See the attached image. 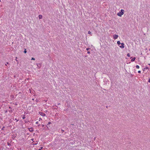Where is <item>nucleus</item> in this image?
<instances>
[{
  "label": "nucleus",
  "instance_id": "f257e3e1",
  "mask_svg": "<svg viewBox=\"0 0 150 150\" xmlns=\"http://www.w3.org/2000/svg\"><path fill=\"white\" fill-rule=\"evenodd\" d=\"M117 43L118 44V45H119V46H120V47L122 48V43H121L120 41H117Z\"/></svg>",
  "mask_w": 150,
  "mask_h": 150
},
{
  "label": "nucleus",
  "instance_id": "f03ea898",
  "mask_svg": "<svg viewBox=\"0 0 150 150\" xmlns=\"http://www.w3.org/2000/svg\"><path fill=\"white\" fill-rule=\"evenodd\" d=\"M39 114L43 117H44L45 116V114L42 112H39Z\"/></svg>",
  "mask_w": 150,
  "mask_h": 150
},
{
  "label": "nucleus",
  "instance_id": "7ed1b4c3",
  "mask_svg": "<svg viewBox=\"0 0 150 150\" xmlns=\"http://www.w3.org/2000/svg\"><path fill=\"white\" fill-rule=\"evenodd\" d=\"M118 37V35H114L113 36V38H114L115 39H117V38Z\"/></svg>",
  "mask_w": 150,
  "mask_h": 150
},
{
  "label": "nucleus",
  "instance_id": "20e7f679",
  "mask_svg": "<svg viewBox=\"0 0 150 150\" xmlns=\"http://www.w3.org/2000/svg\"><path fill=\"white\" fill-rule=\"evenodd\" d=\"M117 15L119 16H121L122 15V13H121V12L120 13L119 12V13H117Z\"/></svg>",
  "mask_w": 150,
  "mask_h": 150
},
{
  "label": "nucleus",
  "instance_id": "39448f33",
  "mask_svg": "<svg viewBox=\"0 0 150 150\" xmlns=\"http://www.w3.org/2000/svg\"><path fill=\"white\" fill-rule=\"evenodd\" d=\"M37 65L38 67L39 68H40L41 67V65L40 64H37Z\"/></svg>",
  "mask_w": 150,
  "mask_h": 150
},
{
  "label": "nucleus",
  "instance_id": "423d86ee",
  "mask_svg": "<svg viewBox=\"0 0 150 150\" xmlns=\"http://www.w3.org/2000/svg\"><path fill=\"white\" fill-rule=\"evenodd\" d=\"M135 59L136 58L135 57H134L131 59V61L132 62H134L135 60Z\"/></svg>",
  "mask_w": 150,
  "mask_h": 150
},
{
  "label": "nucleus",
  "instance_id": "0eeeda50",
  "mask_svg": "<svg viewBox=\"0 0 150 150\" xmlns=\"http://www.w3.org/2000/svg\"><path fill=\"white\" fill-rule=\"evenodd\" d=\"M39 18L40 19H41L42 18V16L41 15H40L39 16Z\"/></svg>",
  "mask_w": 150,
  "mask_h": 150
},
{
  "label": "nucleus",
  "instance_id": "6e6552de",
  "mask_svg": "<svg viewBox=\"0 0 150 150\" xmlns=\"http://www.w3.org/2000/svg\"><path fill=\"white\" fill-rule=\"evenodd\" d=\"M149 68L147 67H146L145 68H144L143 70L144 71L145 69H148Z\"/></svg>",
  "mask_w": 150,
  "mask_h": 150
},
{
  "label": "nucleus",
  "instance_id": "1a4fd4ad",
  "mask_svg": "<svg viewBox=\"0 0 150 150\" xmlns=\"http://www.w3.org/2000/svg\"><path fill=\"white\" fill-rule=\"evenodd\" d=\"M29 130L31 132H32L33 131V129L32 128L30 129Z\"/></svg>",
  "mask_w": 150,
  "mask_h": 150
},
{
  "label": "nucleus",
  "instance_id": "9d476101",
  "mask_svg": "<svg viewBox=\"0 0 150 150\" xmlns=\"http://www.w3.org/2000/svg\"><path fill=\"white\" fill-rule=\"evenodd\" d=\"M136 68L138 69L139 68V66L138 65H136Z\"/></svg>",
  "mask_w": 150,
  "mask_h": 150
},
{
  "label": "nucleus",
  "instance_id": "9b49d317",
  "mask_svg": "<svg viewBox=\"0 0 150 150\" xmlns=\"http://www.w3.org/2000/svg\"><path fill=\"white\" fill-rule=\"evenodd\" d=\"M127 56L128 57H130V54H129V53H128V54H127Z\"/></svg>",
  "mask_w": 150,
  "mask_h": 150
},
{
  "label": "nucleus",
  "instance_id": "f8f14e48",
  "mask_svg": "<svg viewBox=\"0 0 150 150\" xmlns=\"http://www.w3.org/2000/svg\"><path fill=\"white\" fill-rule=\"evenodd\" d=\"M88 34H91V32L90 31H89L88 32Z\"/></svg>",
  "mask_w": 150,
  "mask_h": 150
},
{
  "label": "nucleus",
  "instance_id": "ddd939ff",
  "mask_svg": "<svg viewBox=\"0 0 150 150\" xmlns=\"http://www.w3.org/2000/svg\"><path fill=\"white\" fill-rule=\"evenodd\" d=\"M24 52L25 53H26L27 52V51L26 50V49H25V50L24 51Z\"/></svg>",
  "mask_w": 150,
  "mask_h": 150
},
{
  "label": "nucleus",
  "instance_id": "4468645a",
  "mask_svg": "<svg viewBox=\"0 0 150 150\" xmlns=\"http://www.w3.org/2000/svg\"><path fill=\"white\" fill-rule=\"evenodd\" d=\"M17 59V57H16V59H15V60L16 61V62H18V60Z\"/></svg>",
  "mask_w": 150,
  "mask_h": 150
},
{
  "label": "nucleus",
  "instance_id": "2eb2a0df",
  "mask_svg": "<svg viewBox=\"0 0 150 150\" xmlns=\"http://www.w3.org/2000/svg\"><path fill=\"white\" fill-rule=\"evenodd\" d=\"M42 120V118H39V121H41V120Z\"/></svg>",
  "mask_w": 150,
  "mask_h": 150
},
{
  "label": "nucleus",
  "instance_id": "dca6fc26",
  "mask_svg": "<svg viewBox=\"0 0 150 150\" xmlns=\"http://www.w3.org/2000/svg\"><path fill=\"white\" fill-rule=\"evenodd\" d=\"M90 48H87L86 49V50H87V51H88V50H90Z\"/></svg>",
  "mask_w": 150,
  "mask_h": 150
},
{
  "label": "nucleus",
  "instance_id": "f3484780",
  "mask_svg": "<svg viewBox=\"0 0 150 150\" xmlns=\"http://www.w3.org/2000/svg\"><path fill=\"white\" fill-rule=\"evenodd\" d=\"M51 122H49L47 124V125H50L51 124Z\"/></svg>",
  "mask_w": 150,
  "mask_h": 150
},
{
  "label": "nucleus",
  "instance_id": "a211bd4d",
  "mask_svg": "<svg viewBox=\"0 0 150 150\" xmlns=\"http://www.w3.org/2000/svg\"><path fill=\"white\" fill-rule=\"evenodd\" d=\"M31 60H35V59L34 58H33V57H32V58H31Z\"/></svg>",
  "mask_w": 150,
  "mask_h": 150
},
{
  "label": "nucleus",
  "instance_id": "6ab92c4d",
  "mask_svg": "<svg viewBox=\"0 0 150 150\" xmlns=\"http://www.w3.org/2000/svg\"><path fill=\"white\" fill-rule=\"evenodd\" d=\"M22 118L23 119H24L25 118V117L24 115L22 117Z\"/></svg>",
  "mask_w": 150,
  "mask_h": 150
},
{
  "label": "nucleus",
  "instance_id": "aec40b11",
  "mask_svg": "<svg viewBox=\"0 0 150 150\" xmlns=\"http://www.w3.org/2000/svg\"><path fill=\"white\" fill-rule=\"evenodd\" d=\"M4 127H3L2 128V129H1V130H4Z\"/></svg>",
  "mask_w": 150,
  "mask_h": 150
},
{
  "label": "nucleus",
  "instance_id": "412c9836",
  "mask_svg": "<svg viewBox=\"0 0 150 150\" xmlns=\"http://www.w3.org/2000/svg\"><path fill=\"white\" fill-rule=\"evenodd\" d=\"M124 44L122 43V48H124Z\"/></svg>",
  "mask_w": 150,
  "mask_h": 150
},
{
  "label": "nucleus",
  "instance_id": "4be33fe9",
  "mask_svg": "<svg viewBox=\"0 0 150 150\" xmlns=\"http://www.w3.org/2000/svg\"><path fill=\"white\" fill-rule=\"evenodd\" d=\"M148 82L149 83H150V78L148 80Z\"/></svg>",
  "mask_w": 150,
  "mask_h": 150
},
{
  "label": "nucleus",
  "instance_id": "5701e85b",
  "mask_svg": "<svg viewBox=\"0 0 150 150\" xmlns=\"http://www.w3.org/2000/svg\"><path fill=\"white\" fill-rule=\"evenodd\" d=\"M38 123V121H37V122H35V124H37Z\"/></svg>",
  "mask_w": 150,
  "mask_h": 150
},
{
  "label": "nucleus",
  "instance_id": "b1692460",
  "mask_svg": "<svg viewBox=\"0 0 150 150\" xmlns=\"http://www.w3.org/2000/svg\"><path fill=\"white\" fill-rule=\"evenodd\" d=\"M124 12V11L123 10H122V15L123 14Z\"/></svg>",
  "mask_w": 150,
  "mask_h": 150
},
{
  "label": "nucleus",
  "instance_id": "393cba45",
  "mask_svg": "<svg viewBox=\"0 0 150 150\" xmlns=\"http://www.w3.org/2000/svg\"><path fill=\"white\" fill-rule=\"evenodd\" d=\"M141 71H138V73H141Z\"/></svg>",
  "mask_w": 150,
  "mask_h": 150
},
{
  "label": "nucleus",
  "instance_id": "a878e982",
  "mask_svg": "<svg viewBox=\"0 0 150 150\" xmlns=\"http://www.w3.org/2000/svg\"><path fill=\"white\" fill-rule=\"evenodd\" d=\"M122 9H121L120 10V12H121V13H122Z\"/></svg>",
  "mask_w": 150,
  "mask_h": 150
},
{
  "label": "nucleus",
  "instance_id": "bb28decb",
  "mask_svg": "<svg viewBox=\"0 0 150 150\" xmlns=\"http://www.w3.org/2000/svg\"><path fill=\"white\" fill-rule=\"evenodd\" d=\"M87 53L88 54H89L90 53V52L89 51H88Z\"/></svg>",
  "mask_w": 150,
  "mask_h": 150
},
{
  "label": "nucleus",
  "instance_id": "cd10ccee",
  "mask_svg": "<svg viewBox=\"0 0 150 150\" xmlns=\"http://www.w3.org/2000/svg\"><path fill=\"white\" fill-rule=\"evenodd\" d=\"M8 64V62H6V64H5V65H7V64Z\"/></svg>",
  "mask_w": 150,
  "mask_h": 150
},
{
  "label": "nucleus",
  "instance_id": "c85d7f7f",
  "mask_svg": "<svg viewBox=\"0 0 150 150\" xmlns=\"http://www.w3.org/2000/svg\"><path fill=\"white\" fill-rule=\"evenodd\" d=\"M42 147H40V149H41V150L42 148Z\"/></svg>",
  "mask_w": 150,
  "mask_h": 150
},
{
  "label": "nucleus",
  "instance_id": "c756f323",
  "mask_svg": "<svg viewBox=\"0 0 150 150\" xmlns=\"http://www.w3.org/2000/svg\"><path fill=\"white\" fill-rule=\"evenodd\" d=\"M40 124H39V125H38V126H40Z\"/></svg>",
  "mask_w": 150,
  "mask_h": 150
},
{
  "label": "nucleus",
  "instance_id": "7c9ffc66",
  "mask_svg": "<svg viewBox=\"0 0 150 150\" xmlns=\"http://www.w3.org/2000/svg\"><path fill=\"white\" fill-rule=\"evenodd\" d=\"M38 150H41V149H38Z\"/></svg>",
  "mask_w": 150,
  "mask_h": 150
},
{
  "label": "nucleus",
  "instance_id": "2f4dec72",
  "mask_svg": "<svg viewBox=\"0 0 150 150\" xmlns=\"http://www.w3.org/2000/svg\"><path fill=\"white\" fill-rule=\"evenodd\" d=\"M33 139H32V141H33Z\"/></svg>",
  "mask_w": 150,
  "mask_h": 150
},
{
  "label": "nucleus",
  "instance_id": "473e14b6",
  "mask_svg": "<svg viewBox=\"0 0 150 150\" xmlns=\"http://www.w3.org/2000/svg\"><path fill=\"white\" fill-rule=\"evenodd\" d=\"M44 126V125H42V126Z\"/></svg>",
  "mask_w": 150,
  "mask_h": 150
}]
</instances>
